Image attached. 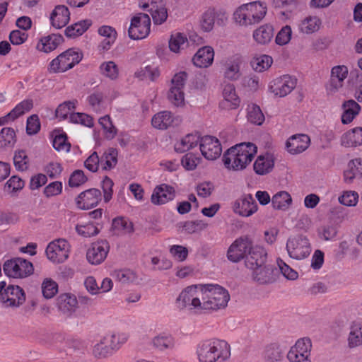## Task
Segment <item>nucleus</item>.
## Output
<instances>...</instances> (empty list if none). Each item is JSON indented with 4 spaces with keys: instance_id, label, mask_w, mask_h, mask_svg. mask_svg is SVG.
<instances>
[{
    "instance_id": "1",
    "label": "nucleus",
    "mask_w": 362,
    "mask_h": 362,
    "mask_svg": "<svg viewBox=\"0 0 362 362\" xmlns=\"http://www.w3.org/2000/svg\"><path fill=\"white\" fill-rule=\"evenodd\" d=\"M257 152V147L252 143L236 144L223 154L224 165L230 170H243L251 163Z\"/></svg>"
},
{
    "instance_id": "2",
    "label": "nucleus",
    "mask_w": 362,
    "mask_h": 362,
    "mask_svg": "<svg viewBox=\"0 0 362 362\" xmlns=\"http://www.w3.org/2000/svg\"><path fill=\"white\" fill-rule=\"evenodd\" d=\"M229 350L230 346L226 341L213 338L200 341L196 353L199 362H216L219 358L226 357Z\"/></svg>"
},
{
    "instance_id": "3",
    "label": "nucleus",
    "mask_w": 362,
    "mask_h": 362,
    "mask_svg": "<svg viewBox=\"0 0 362 362\" xmlns=\"http://www.w3.org/2000/svg\"><path fill=\"white\" fill-rule=\"evenodd\" d=\"M286 248L288 256L297 260L307 258L312 251L309 239L307 236L303 235H297L288 238Z\"/></svg>"
},
{
    "instance_id": "4",
    "label": "nucleus",
    "mask_w": 362,
    "mask_h": 362,
    "mask_svg": "<svg viewBox=\"0 0 362 362\" xmlns=\"http://www.w3.org/2000/svg\"><path fill=\"white\" fill-rule=\"evenodd\" d=\"M82 54L74 49H69L60 54L49 64V71L53 73L65 72L78 64Z\"/></svg>"
},
{
    "instance_id": "5",
    "label": "nucleus",
    "mask_w": 362,
    "mask_h": 362,
    "mask_svg": "<svg viewBox=\"0 0 362 362\" xmlns=\"http://www.w3.org/2000/svg\"><path fill=\"white\" fill-rule=\"evenodd\" d=\"M5 274L12 278H25L33 273V264L23 258L17 257L6 261L3 266Z\"/></svg>"
},
{
    "instance_id": "6",
    "label": "nucleus",
    "mask_w": 362,
    "mask_h": 362,
    "mask_svg": "<svg viewBox=\"0 0 362 362\" xmlns=\"http://www.w3.org/2000/svg\"><path fill=\"white\" fill-rule=\"evenodd\" d=\"M207 313L224 309L230 300L228 291L218 284H208Z\"/></svg>"
},
{
    "instance_id": "7",
    "label": "nucleus",
    "mask_w": 362,
    "mask_h": 362,
    "mask_svg": "<svg viewBox=\"0 0 362 362\" xmlns=\"http://www.w3.org/2000/svg\"><path fill=\"white\" fill-rule=\"evenodd\" d=\"M253 245V240L249 235L238 238L228 247L227 258L232 262H240L246 258Z\"/></svg>"
},
{
    "instance_id": "8",
    "label": "nucleus",
    "mask_w": 362,
    "mask_h": 362,
    "mask_svg": "<svg viewBox=\"0 0 362 362\" xmlns=\"http://www.w3.org/2000/svg\"><path fill=\"white\" fill-rule=\"evenodd\" d=\"M151 19L148 14L140 13L134 16L131 21L128 33L133 40L145 38L150 33Z\"/></svg>"
},
{
    "instance_id": "9",
    "label": "nucleus",
    "mask_w": 362,
    "mask_h": 362,
    "mask_svg": "<svg viewBox=\"0 0 362 362\" xmlns=\"http://www.w3.org/2000/svg\"><path fill=\"white\" fill-rule=\"evenodd\" d=\"M198 284L191 285L185 288L175 300L176 306L180 310L188 309L197 311V306H200L197 298Z\"/></svg>"
},
{
    "instance_id": "10",
    "label": "nucleus",
    "mask_w": 362,
    "mask_h": 362,
    "mask_svg": "<svg viewBox=\"0 0 362 362\" xmlns=\"http://www.w3.org/2000/svg\"><path fill=\"white\" fill-rule=\"evenodd\" d=\"M296 79L289 75H284L273 79L268 85V90L276 97H285L296 86Z\"/></svg>"
},
{
    "instance_id": "11",
    "label": "nucleus",
    "mask_w": 362,
    "mask_h": 362,
    "mask_svg": "<svg viewBox=\"0 0 362 362\" xmlns=\"http://www.w3.org/2000/svg\"><path fill=\"white\" fill-rule=\"evenodd\" d=\"M69 244L64 239L51 242L46 248L47 258L54 263L64 262L69 257Z\"/></svg>"
},
{
    "instance_id": "12",
    "label": "nucleus",
    "mask_w": 362,
    "mask_h": 362,
    "mask_svg": "<svg viewBox=\"0 0 362 362\" xmlns=\"http://www.w3.org/2000/svg\"><path fill=\"white\" fill-rule=\"evenodd\" d=\"M25 301V293L18 286L8 285L1 294V303L4 308H18Z\"/></svg>"
},
{
    "instance_id": "13",
    "label": "nucleus",
    "mask_w": 362,
    "mask_h": 362,
    "mask_svg": "<svg viewBox=\"0 0 362 362\" xmlns=\"http://www.w3.org/2000/svg\"><path fill=\"white\" fill-rule=\"evenodd\" d=\"M349 73L348 67L345 65L334 66L331 69L330 78L325 85L327 95H334L343 86L344 81Z\"/></svg>"
},
{
    "instance_id": "14",
    "label": "nucleus",
    "mask_w": 362,
    "mask_h": 362,
    "mask_svg": "<svg viewBox=\"0 0 362 362\" xmlns=\"http://www.w3.org/2000/svg\"><path fill=\"white\" fill-rule=\"evenodd\" d=\"M226 13L222 9L208 8L202 16L200 26L204 32H210L216 21L218 25H223L227 21Z\"/></svg>"
},
{
    "instance_id": "15",
    "label": "nucleus",
    "mask_w": 362,
    "mask_h": 362,
    "mask_svg": "<svg viewBox=\"0 0 362 362\" xmlns=\"http://www.w3.org/2000/svg\"><path fill=\"white\" fill-rule=\"evenodd\" d=\"M199 148L203 156L209 160L217 159L222 153V147L219 140L213 136L202 137Z\"/></svg>"
},
{
    "instance_id": "16",
    "label": "nucleus",
    "mask_w": 362,
    "mask_h": 362,
    "mask_svg": "<svg viewBox=\"0 0 362 362\" xmlns=\"http://www.w3.org/2000/svg\"><path fill=\"white\" fill-rule=\"evenodd\" d=\"M139 6L151 13L155 24L160 25L166 21L167 9L160 0H141Z\"/></svg>"
},
{
    "instance_id": "17",
    "label": "nucleus",
    "mask_w": 362,
    "mask_h": 362,
    "mask_svg": "<svg viewBox=\"0 0 362 362\" xmlns=\"http://www.w3.org/2000/svg\"><path fill=\"white\" fill-rule=\"evenodd\" d=\"M233 209L235 214L243 217H249L257 212L258 206L252 194H246L233 202Z\"/></svg>"
},
{
    "instance_id": "18",
    "label": "nucleus",
    "mask_w": 362,
    "mask_h": 362,
    "mask_svg": "<svg viewBox=\"0 0 362 362\" xmlns=\"http://www.w3.org/2000/svg\"><path fill=\"white\" fill-rule=\"evenodd\" d=\"M109 250L110 245L107 240H101L95 242L87 250V260L92 264H100L106 259Z\"/></svg>"
},
{
    "instance_id": "19",
    "label": "nucleus",
    "mask_w": 362,
    "mask_h": 362,
    "mask_svg": "<svg viewBox=\"0 0 362 362\" xmlns=\"http://www.w3.org/2000/svg\"><path fill=\"white\" fill-rule=\"evenodd\" d=\"M100 200V191L96 188H91L80 193L76 202L78 208L85 210L96 206Z\"/></svg>"
},
{
    "instance_id": "20",
    "label": "nucleus",
    "mask_w": 362,
    "mask_h": 362,
    "mask_svg": "<svg viewBox=\"0 0 362 362\" xmlns=\"http://www.w3.org/2000/svg\"><path fill=\"white\" fill-rule=\"evenodd\" d=\"M222 95L223 100L219 103L221 109L230 110L237 109L239 107L240 99L236 93L233 84H226L223 89Z\"/></svg>"
},
{
    "instance_id": "21",
    "label": "nucleus",
    "mask_w": 362,
    "mask_h": 362,
    "mask_svg": "<svg viewBox=\"0 0 362 362\" xmlns=\"http://www.w3.org/2000/svg\"><path fill=\"white\" fill-rule=\"evenodd\" d=\"M267 253L265 249L258 245H253L246 256L245 264L247 268L254 269L266 263Z\"/></svg>"
},
{
    "instance_id": "22",
    "label": "nucleus",
    "mask_w": 362,
    "mask_h": 362,
    "mask_svg": "<svg viewBox=\"0 0 362 362\" xmlns=\"http://www.w3.org/2000/svg\"><path fill=\"white\" fill-rule=\"evenodd\" d=\"M175 191L174 188L166 184L158 185L153 189L151 201L155 205H162L174 199Z\"/></svg>"
},
{
    "instance_id": "23",
    "label": "nucleus",
    "mask_w": 362,
    "mask_h": 362,
    "mask_svg": "<svg viewBox=\"0 0 362 362\" xmlns=\"http://www.w3.org/2000/svg\"><path fill=\"white\" fill-rule=\"evenodd\" d=\"M214 50L211 46L199 48L192 57L194 65L199 68H208L214 62Z\"/></svg>"
},
{
    "instance_id": "24",
    "label": "nucleus",
    "mask_w": 362,
    "mask_h": 362,
    "mask_svg": "<svg viewBox=\"0 0 362 362\" xmlns=\"http://www.w3.org/2000/svg\"><path fill=\"white\" fill-rule=\"evenodd\" d=\"M242 59L238 57H233L226 61L223 64V77L230 81H235L241 77L240 66Z\"/></svg>"
},
{
    "instance_id": "25",
    "label": "nucleus",
    "mask_w": 362,
    "mask_h": 362,
    "mask_svg": "<svg viewBox=\"0 0 362 362\" xmlns=\"http://www.w3.org/2000/svg\"><path fill=\"white\" fill-rule=\"evenodd\" d=\"M50 23L52 27L60 29L66 26L70 20V13L64 5H57L50 14Z\"/></svg>"
},
{
    "instance_id": "26",
    "label": "nucleus",
    "mask_w": 362,
    "mask_h": 362,
    "mask_svg": "<svg viewBox=\"0 0 362 362\" xmlns=\"http://www.w3.org/2000/svg\"><path fill=\"white\" fill-rule=\"evenodd\" d=\"M274 167V156L266 153L257 156L254 164L253 170L257 175H264L269 174Z\"/></svg>"
},
{
    "instance_id": "27",
    "label": "nucleus",
    "mask_w": 362,
    "mask_h": 362,
    "mask_svg": "<svg viewBox=\"0 0 362 362\" xmlns=\"http://www.w3.org/2000/svg\"><path fill=\"white\" fill-rule=\"evenodd\" d=\"M78 300L74 295L63 293L57 298V307L63 314L70 316L76 311Z\"/></svg>"
},
{
    "instance_id": "28",
    "label": "nucleus",
    "mask_w": 362,
    "mask_h": 362,
    "mask_svg": "<svg viewBox=\"0 0 362 362\" xmlns=\"http://www.w3.org/2000/svg\"><path fill=\"white\" fill-rule=\"evenodd\" d=\"M310 138L305 134L293 135L286 141L287 151L291 154H298L306 150Z\"/></svg>"
},
{
    "instance_id": "29",
    "label": "nucleus",
    "mask_w": 362,
    "mask_h": 362,
    "mask_svg": "<svg viewBox=\"0 0 362 362\" xmlns=\"http://www.w3.org/2000/svg\"><path fill=\"white\" fill-rule=\"evenodd\" d=\"M178 119L175 118L170 111H160L151 119V124L158 129H166L170 127L177 124Z\"/></svg>"
},
{
    "instance_id": "30",
    "label": "nucleus",
    "mask_w": 362,
    "mask_h": 362,
    "mask_svg": "<svg viewBox=\"0 0 362 362\" xmlns=\"http://www.w3.org/2000/svg\"><path fill=\"white\" fill-rule=\"evenodd\" d=\"M253 279L259 284H271L275 281L274 270L266 264L252 269Z\"/></svg>"
},
{
    "instance_id": "31",
    "label": "nucleus",
    "mask_w": 362,
    "mask_h": 362,
    "mask_svg": "<svg viewBox=\"0 0 362 362\" xmlns=\"http://www.w3.org/2000/svg\"><path fill=\"white\" fill-rule=\"evenodd\" d=\"M200 136L198 133L188 134L175 144V150L177 153L186 152L200 144Z\"/></svg>"
},
{
    "instance_id": "32",
    "label": "nucleus",
    "mask_w": 362,
    "mask_h": 362,
    "mask_svg": "<svg viewBox=\"0 0 362 362\" xmlns=\"http://www.w3.org/2000/svg\"><path fill=\"white\" fill-rule=\"evenodd\" d=\"M98 34L105 37L99 45L100 49L103 51L110 49L117 38V34L115 29L109 25H103L98 28Z\"/></svg>"
},
{
    "instance_id": "33",
    "label": "nucleus",
    "mask_w": 362,
    "mask_h": 362,
    "mask_svg": "<svg viewBox=\"0 0 362 362\" xmlns=\"http://www.w3.org/2000/svg\"><path fill=\"white\" fill-rule=\"evenodd\" d=\"M103 337L105 344H107L112 352L115 353L127 341L129 335L124 332H112L106 334Z\"/></svg>"
},
{
    "instance_id": "34",
    "label": "nucleus",
    "mask_w": 362,
    "mask_h": 362,
    "mask_svg": "<svg viewBox=\"0 0 362 362\" xmlns=\"http://www.w3.org/2000/svg\"><path fill=\"white\" fill-rule=\"evenodd\" d=\"M341 144L346 148L362 145V127H356L344 133L341 138Z\"/></svg>"
},
{
    "instance_id": "35",
    "label": "nucleus",
    "mask_w": 362,
    "mask_h": 362,
    "mask_svg": "<svg viewBox=\"0 0 362 362\" xmlns=\"http://www.w3.org/2000/svg\"><path fill=\"white\" fill-rule=\"evenodd\" d=\"M342 107L344 112L341 115V122L345 124L351 123L361 110V106L354 100L345 101Z\"/></svg>"
},
{
    "instance_id": "36",
    "label": "nucleus",
    "mask_w": 362,
    "mask_h": 362,
    "mask_svg": "<svg viewBox=\"0 0 362 362\" xmlns=\"http://www.w3.org/2000/svg\"><path fill=\"white\" fill-rule=\"evenodd\" d=\"M252 36L255 42L258 44H268L274 37L273 26L270 24L261 25L253 32Z\"/></svg>"
},
{
    "instance_id": "37",
    "label": "nucleus",
    "mask_w": 362,
    "mask_h": 362,
    "mask_svg": "<svg viewBox=\"0 0 362 362\" xmlns=\"http://www.w3.org/2000/svg\"><path fill=\"white\" fill-rule=\"evenodd\" d=\"M63 41L60 35L52 34L42 37L37 44V48L44 52L48 53L55 49Z\"/></svg>"
},
{
    "instance_id": "38",
    "label": "nucleus",
    "mask_w": 362,
    "mask_h": 362,
    "mask_svg": "<svg viewBox=\"0 0 362 362\" xmlns=\"http://www.w3.org/2000/svg\"><path fill=\"white\" fill-rule=\"evenodd\" d=\"M233 18L240 25L248 26L256 24V21L252 19V14L246 4L240 6L234 12Z\"/></svg>"
},
{
    "instance_id": "39",
    "label": "nucleus",
    "mask_w": 362,
    "mask_h": 362,
    "mask_svg": "<svg viewBox=\"0 0 362 362\" xmlns=\"http://www.w3.org/2000/svg\"><path fill=\"white\" fill-rule=\"evenodd\" d=\"M312 348L311 340L309 338H302L298 339L294 346L290 349V356L291 358H296L298 354L300 355L303 354L310 356V351Z\"/></svg>"
},
{
    "instance_id": "40",
    "label": "nucleus",
    "mask_w": 362,
    "mask_h": 362,
    "mask_svg": "<svg viewBox=\"0 0 362 362\" xmlns=\"http://www.w3.org/2000/svg\"><path fill=\"white\" fill-rule=\"evenodd\" d=\"M117 151L115 148H109L105 151L100 158V168L103 170H110L117 163Z\"/></svg>"
},
{
    "instance_id": "41",
    "label": "nucleus",
    "mask_w": 362,
    "mask_h": 362,
    "mask_svg": "<svg viewBox=\"0 0 362 362\" xmlns=\"http://www.w3.org/2000/svg\"><path fill=\"white\" fill-rule=\"evenodd\" d=\"M152 345L160 351L173 349L175 347V339L170 334H161L152 339Z\"/></svg>"
},
{
    "instance_id": "42",
    "label": "nucleus",
    "mask_w": 362,
    "mask_h": 362,
    "mask_svg": "<svg viewBox=\"0 0 362 362\" xmlns=\"http://www.w3.org/2000/svg\"><path fill=\"white\" fill-rule=\"evenodd\" d=\"M348 343L351 348L356 347L362 344V324L361 322H354L351 324Z\"/></svg>"
},
{
    "instance_id": "43",
    "label": "nucleus",
    "mask_w": 362,
    "mask_h": 362,
    "mask_svg": "<svg viewBox=\"0 0 362 362\" xmlns=\"http://www.w3.org/2000/svg\"><path fill=\"white\" fill-rule=\"evenodd\" d=\"M322 22L317 16H308L300 24V30L306 34L317 32L321 26Z\"/></svg>"
},
{
    "instance_id": "44",
    "label": "nucleus",
    "mask_w": 362,
    "mask_h": 362,
    "mask_svg": "<svg viewBox=\"0 0 362 362\" xmlns=\"http://www.w3.org/2000/svg\"><path fill=\"white\" fill-rule=\"evenodd\" d=\"M245 4L252 14V19L256 21V23H259L264 18L267 11V6L264 3L253 1Z\"/></svg>"
},
{
    "instance_id": "45",
    "label": "nucleus",
    "mask_w": 362,
    "mask_h": 362,
    "mask_svg": "<svg viewBox=\"0 0 362 362\" xmlns=\"http://www.w3.org/2000/svg\"><path fill=\"white\" fill-rule=\"evenodd\" d=\"M91 25V21L84 20L77 22L65 30V35L68 37H76L81 35Z\"/></svg>"
},
{
    "instance_id": "46",
    "label": "nucleus",
    "mask_w": 362,
    "mask_h": 362,
    "mask_svg": "<svg viewBox=\"0 0 362 362\" xmlns=\"http://www.w3.org/2000/svg\"><path fill=\"white\" fill-rule=\"evenodd\" d=\"M292 202L291 195L285 191L275 194L272 198V204L275 209H286Z\"/></svg>"
},
{
    "instance_id": "47",
    "label": "nucleus",
    "mask_w": 362,
    "mask_h": 362,
    "mask_svg": "<svg viewBox=\"0 0 362 362\" xmlns=\"http://www.w3.org/2000/svg\"><path fill=\"white\" fill-rule=\"evenodd\" d=\"M112 228L115 234L117 235L129 233L133 230L132 223L122 217L115 218Z\"/></svg>"
},
{
    "instance_id": "48",
    "label": "nucleus",
    "mask_w": 362,
    "mask_h": 362,
    "mask_svg": "<svg viewBox=\"0 0 362 362\" xmlns=\"http://www.w3.org/2000/svg\"><path fill=\"white\" fill-rule=\"evenodd\" d=\"M273 59L272 57L262 54L255 57L251 62L253 69L257 72H263L267 70L272 64Z\"/></svg>"
},
{
    "instance_id": "49",
    "label": "nucleus",
    "mask_w": 362,
    "mask_h": 362,
    "mask_svg": "<svg viewBox=\"0 0 362 362\" xmlns=\"http://www.w3.org/2000/svg\"><path fill=\"white\" fill-rule=\"evenodd\" d=\"M247 120L254 124L261 125L264 121V116L259 106L251 104L247 108Z\"/></svg>"
},
{
    "instance_id": "50",
    "label": "nucleus",
    "mask_w": 362,
    "mask_h": 362,
    "mask_svg": "<svg viewBox=\"0 0 362 362\" xmlns=\"http://www.w3.org/2000/svg\"><path fill=\"white\" fill-rule=\"evenodd\" d=\"M197 298H199L200 306H197V313H207L208 307V284H198Z\"/></svg>"
},
{
    "instance_id": "51",
    "label": "nucleus",
    "mask_w": 362,
    "mask_h": 362,
    "mask_svg": "<svg viewBox=\"0 0 362 362\" xmlns=\"http://www.w3.org/2000/svg\"><path fill=\"white\" fill-rule=\"evenodd\" d=\"M92 353L98 359L106 358L114 354L107 344H105L103 337L93 346Z\"/></svg>"
},
{
    "instance_id": "52",
    "label": "nucleus",
    "mask_w": 362,
    "mask_h": 362,
    "mask_svg": "<svg viewBox=\"0 0 362 362\" xmlns=\"http://www.w3.org/2000/svg\"><path fill=\"white\" fill-rule=\"evenodd\" d=\"M100 70L102 75L111 80L116 79L119 75L118 67L112 61L105 62L101 64Z\"/></svg>"
},
{
    "instance_id": "53",
    "label": "nucleus",
    "mask_w": 362,
    "mask_h": 362,
    "mask_svg": "<svg viewBox=\"0 0 362 362\" xmlns=\"http://www.w3.org/2000/svg\"><path fill=\"white\" fill-rule=\"evenodd\" d=\"M187 42V39L183 34L180 33L172 34L169 40V48L172 52L177 53L183 49Z\"/></svg>"
},
{
    "instance_id": "54",
    "label": "nucleus",
    "mask_w": 362,
    "mask_h": 362,
    "mask_svg": "<svg viewBox=\"0 0 362 362\" xmlns=\"http://www.w3.org/2000/svg\"><path fill=\"white\" fill-rule=\"evenodd\" d=\"M13 163L18 171H24L28 168L29 158L24 150L16 151L13 156Z\"/></svg>"
},
{
    "instance_id": "55",
    "label": "nucleus",
    "mask_w": 362,
    "mask_h": 362,
    "mask_svg": "<svg viewBox=\"0 0 362 362\" xmlns=\"http://www.w3.org/2000/svg\"><path fill=\"white\" fill-rule=\"evenodd\" d=\"M16 141V133L11 127H4L0 132V146H13Z\"/></svg>"
},
{
    "instance_id": "56",
    "label": "nucleus",
    "mask_w": 362,
    "mask_h": 362,
    "mask_svg": "<svg viewBox=\"0 0 362 362\" xmlns=\"http://www.w3.org/2000/svg\"><path fill=\"white\" fill-rule=\"evenodd\" d=\"M99 123L102 126L105 137L107 139H112L117 134V129L113 125L110 116L105 115L99 119Z\"/></svg>"
},
{
    "instance_id": "57",
    "label": "nucleus",
    "mask_w": 362,
    "mask_h": 362,
    "mask_svg": "<svg viewBox=\"0 0 362 362\" xmlns=\"http://www.w3.org/2000/svg\"><path fill=\"white\" fill-rule=\"evenodd\" d=\"M76 230L80 235L86 238L95 235L99 233L98 226L93 222L77 225Z\"/></svg>"
},
{
    "instance_id": "58",
    "label": "nucleus",
    "mask_w": 362,
    "mask_h": 362,
    "mask_svg": "<svg viewBox=\"0 0 362 362\" xmlns=\"http://www.w3.org/2000/svg\"><path fill=\"white\" fill-rule=\"evenodd\" d=\"M160 75V72L156 67L146 66L144 69H141L135 73V76L144 80L149 79L152 81H155Z\"/></svg>"
},
{
    "instance_id": "59",
    "label": "nucleus",
    "mask_w": 362,
    "mask_h": 362,
    "mask_svg": "<svg viewBox=\"0 0 362 362\" xmlns=\"http://www.w3.org/2000/svg\"><path fill=\"white\" fill-rule=\"evenodd\" d=\"M69 120L72 123L80 124L88 127H92L94 124L93 118L85 113L73 112L69 116Z\"/></svg>"
},
{
    "instance_id": "60",
    "label": "nucleus",
    "mask_w": 362,
    "mask_h": 362,
    "mask_svg": "<svg viewBox=\"0 0 362 362\" xmlns=\"http://www.w3.org/2000/svg\"><path fill=\"white\" fill-rule=\"evenodd\" d=\"M282 358V352L280 348L275 345L271 344L266 348L264 353V359L266 362H278Z\"/></svg>"
},
{
    "instance_id": "61",
    "label": "nucleus",
    "mask_w": 362,
    "mask_h": 362,
    "mask_svg": "<svg viewBox=\"0 0 362 362\" xmlns=\"http://www.w3.org/2000/svg\"><path fill=\"white\" fill-rule=\"evenodd\" d=\"M76 100L73 101H65L60 104L56 111V117L62 119L67 117L69 115H71V111L76 108Z\"/></svg>"
},
{
    "instance_id": "62",
    "label": "nucleus",
    "mask_w": 362,
    "mask_h": 362,
    "mask_svg": "<svg viewBox=\"0 0 362 362\" xmlns=\"http://www.w3.org/2000/svg\"><path fill=\"white\" fill-rule=\"evenodd\" d=\"M58 291L57 284L49 279H45L42 284V292L45 298H52Z\"/></svg>"
},
{
    "instance_id": "63",
    "label": "nucleus",
    "mask_w": 362,
    "mask_h": 362,
    "mask_svg": "<svg viewBox=\"0 0 362 362\" xmlns=\"http://www.w3.org/2000/svg\"><path fill=\"white\" fill-rule=\"evenodd\" d=\"M168 98L174 105L177 107L182 105L185 101L183 89L170 87Z\"/></svg>"
},
{
    "instance_id": "64",
    "label": "nucleus",
    "mask_w": 362,
    "mask_h": 362,
    "mask_svg": "<svg viewBox=\"0 0 362 362\" xmlns=\"http://www.w3.org/2000/svg\"><path fill=\"white\" fill-rule=\"evenodd\" d=\"M358 201V194L354 191L344 192V194L339 197V202L347 206H356Z\"/></svg>"
}]
</instances>
